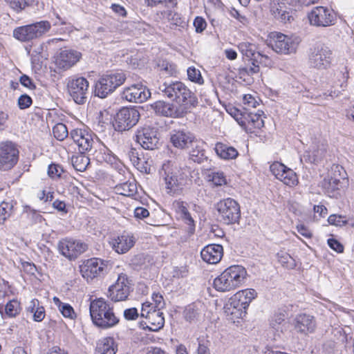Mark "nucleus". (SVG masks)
Listing matches in <instances>:
<instances>
[{
    "label": "nucleus",
    "instance_id": "15",
    "mask_svg": "<svg viewBox=\"0 0 354 354\" xmlns=\"http://www.w3.org/2000/svg\"><path fill=\"white\" fill-rule=\"evenodd\" d=\"M130 293V283L126 274L118 276L114 284L109 288L107 297L114 302L126 300Z\"/></svg>",
    "mask_w": 354,
    "mask_h": 354
},
{
    "label": "nucleus",
    "instance_id": "38",
    "mask_svg": "<svg viewBox=\"0 0 354 354\" xmlns=\"http://www.w3.org/2000/svg\"><path fill=\"white\" fill-rule=\"evenodd\" d=\"M53 302L64 317L71 319H73L76 317L74 309L70 304L62 302L57 297H53Z\"/></svg>",
    "mask_w": 354,
    "mask_h": 354
},
{
    "label": "nucleus",
    "instance_id": "53",
    "mask_svg": "<svg viewBox=\"0 0 354 354\" xmlns=\"http://www.w3.org/2000/svg\"><path fill=\"white\" fill-rule=\"evenodd\" d=\"M26 213L28 218H30L34 223H41L43 220L42 216L39 214L36 210L32 209L30 207H26Z\"/></svg>",
    "mask_w": 354,
    "mask_h": 354
},
{
    "label": "nucleus",
    "instance_id": "5",
    "mask_svg": "<svg viewBox=\"0 0 354 354\" xmlns=\"http://www.w3.org/2000/svg\"><path fill=\"white\" fill-rule=\"evenodd\" d=\"M51 26L48 21H40L15 28L12 36L21 42H28L41 37L48 32Z\"/></svg>",
    "mask_w": 354,
    "mask_h": 354
},
{
    "label": "nucleus",
    "instance_id": "3",
    "mask_svg": "<svg viewBox=\"0 0 354 354\" xmlns=\"http://www.w3.org/2000/svg\"><path fill=\"white\" fill-rule=\"evenodd\" d=\"M247 272L241 266L234 265L226 268L216 277L214 288L219 292H228L241 286L245 279Z\"/></svg>",
    "mask_w": 354,
    "mask_h": 354
},
{
    "label": "nucleus",
    "instance_id": "1",
    "mask_svg": "<svg viewBox=\"0 0 354 354\" xmlns=\"http://www.w3.org/2000/svg\"><path fill=\"white\" fill-rule=\"evenodd\" d=\"M89 312L93 323L99 328H110L119 322V319L113 312V307L104 298L92 300L89 306Z\"/></svg>",
    "mask_w": 354,
    "mask_h": 354
},
{
    "label": "nucleus",
    "instance_id": "51",
    "mask_svg": "<svg viewBox=\"0 0 354 354\" xmlns=\"http://www.w3.org/2000/svg\"><path fill=\"white\" fill-rule=\"evenodd\" d=\"M288 4L300 8L304 6H309L312 4L316 3L319 0H285Z\"/></svg>",
    "mask_w": 354,
    "mask_h": 354
},
{
    "label": "nucleus",
    "instance_id": "32",
    "mask_svg": "<svg viewBox=\"0 0 354 354\" xmlns=\"http://www.w3.org/2000/svg\"><path fill=\"white\" fill-rule=\"evenodd\" d=\"M145 319L147 322V327L151 331H158L163 327L165 324L163 313L159 310L154 309Z\"/></svg>",
    "mask_w": 354,
    "mask_h": 354
},
{
    "label": "nucleus",
    "instance_id": "20",
    "mask_svg": "<svg viewBox=\"0 0 354 354\" xmlns=\"http://www.w3.org/2000/svg\"><path fill=\"white\" fill-rule=\"evenodd\" d=\"M105 263L98 258H92L85 261L80 266L82 277L87 281L92 280L100 275L104 270Z\"/></svg>",
    "mask_w": 354,
    "mask_h": 354
},
{
    "label": "nucleus",
    "instance_id": "2",
    "mask_svg": "<svg viewBox=\"0 0 354 354\" xmlns=\"http://www.w3.org/2000/svg\"><path fill=\"white\" fill-rule=\"evenodd\" d=\"M159 90L168 98L180 104L178 106L187 107V112L198 104L194 94L181 82H165L160 86Z\"/></svg>",
    "mask_w": 354,
    "mask_h": 354
},
{
    "label": "nucleus",
    "instance_id": "27",
    "mask_svg": "<svg viewBox=\"0 0 354 354\" xmlns=\"http://www.w3.org/2000/svg\"><path fill=\"white\" fill-rule=\"evenodd\" d=\"M173 208L179 218L189 226V232L194 233L195 230L194 221L187 209V204L183 201H176L173 203Z\"/></svg>",
    "mask_w": 354,
    "mask_h": 354
},
{
    "label": "nucleus",
    "instance_id": "21",
    "mask_svg": "<svg viewBox=\"0 0 354 354\" xmlns=\"http://www.w3.org/2000/svg\"><path fill=\"white\" fill-rule=\"evenodd\" d=\"M292 325L297 333L304 335L313 333L317 326L315 317L305 313L297 315Z\"/></svg>",
    "mask_w": 354,
    "mask_h": 354
},
{
    "label": "nucleus",
    "instance_id": "12",
    "mask_svg": "<svg viewBox=\"0 0 354 354\" xmlns=\"http://www.w3.org/2000/svg\"><path fill=\"white\" fill-rule=\"evenodd\" d=\"M311 26L315 27H328L335 24V17L333 11L326 7L317 6L308 14Z\"/></svg>",
    "mask_w": 354,
    "mask_h": 354
},
{
    "label": "nucleus",
    "instance_id": "16",
    "mask_svg": "<svg viewBox=\"0 0 354 354\" xmlns=\"http://www.w3.org/2000/svg\"><path fill=\"white\" fill-rule=\"evenodd\" d=\"M270 168L275 178L287 186L295 187L298 184L299 180L296 173L285 165L274 162Z\"/></svg>",
    "mask_w": 354,
    "mask_h": 354
},
{
    "label": "nucleus",
    "instance_id": "41",
    "mask_svg": "<svg viewBox=\"0 0 354 354\" xmlns=\"http://www.w3.org/2000/svg\"><path fill=\"white\" fill-rule=\"evenodd\" d=\"M277 257L279 263L286 268L293 269L296 266L295 260L285 251L277 252Z\"/></svg>",
    "mask_w": 354,
    "mask_h": 354
},
{
    "label": "nucleus",
    "instance_id": "63",
    "mask_svg": "<svg viewBox=\"0 0 354 354\" xmlns=\"http://www.w3.org/2000/svg\"><path fill=\"white\" fill-rule=\"evenodd\" d=\"M161 69L168 75H175L176 73V66L171 63L164 62L161 66Z\"/></svg>",
    "mask_w": 354,
    "mask_h": 354
},
{
    "label": "nucleus",
    "instance_id": "39",
    "mask_svg": "<svg viewBox=\"0 0 354 354\" xmlns=\"http://www.w3.org/2000/svg\"><path fill=\"white\" fill-rule=\"evenodd\" d=\"M116 192L125 196H133L137 193L135 182H126L115 187Z\"/></svg>",
    "mask_w": 354,
    "mask_h": 354
},
{
    "label": "nucleus",
    "instance_id": "7",
    "mask_svg": "<svg viewBox=\"0 0 354 354\" xmlns=\"http://www.w3.org/2000/svg\"><path fill=\"white\" fill-rule=\"evenodd\" d=\"M300 39L297 36H288L281 32H271L268 45L277 53L289 55L297 50Z\"/></svg>",
    "mask_w": 354,
    "mask_h": 354
},
{
    "label": "nucleus",
    "instance_id": "9",
    "mask_svg": "<svg viewBox=\"0 0 354 354\" xmlns=\"http://www.w3.org/2000/svg\"><path fill=\"white\" fill-rule=\"evenodd\" d=\"M220 220L227 224L238 223L241 217L239 203L231 198L221 200L216 205Z\"/></svg>",
    "mask_w": 354,
    "mask_h": 354
},
{
    "label": "nucleus",
    "instance_id": "45",
    "mask_svg": "<svg viewBox=\"0 0 354 354\" xmlns=\"http://www.w3.org/2000/svg\"><path fill=\"white\" fill-rule=\"evenodd\" d=\"M105 75L106 77H108V80L113 82V86L115 89L122 85L126 80V75L123 72H115Z\"/></svg>",
    "mask_w": 354,
    "mask_h": 354
},
{
    "label": "nucleus",
    "instance_id": "42",
    "mask_svg": "<svg viewBox=\"0 0 354 354\" xmlns=\"http://www.w3.org/2000/svg\"><path fill=\"white\" fill-rule=\"evenodd\" d=\"M13 205L12 203L3 201L0 203V224L10 217L12 214Z\"/></svg>",
    "mask_w": 354,
    "mask_h": 354
},
{
    "label": "nucleus",
    "instance_id": "34",
    "mask_svg": "<svg viewBox=\"0 0 354 354\" xmlns=\"http://www.w3.org/2000/svg\"><path fill=\"white\" fill-rule=\"evenodd\" d=\"M115 90L113 82H110L106 75H102L95 84L96 95L101 98L106 97V95L112 93Z\"/></svg>",
    "mask_w": 354,
    "mask_h": 354
},
{
    "label": "nucleus",
    "instance_id": "57",
    "mask_svg": "<svg viewBox=\"0 0 354 354\" xmlns=\"http://www.w3.org/2000/svg\"><path fill=\"white\" fill-rule=\"evenodd\" d=\"M9 118V113L6 111L0 109V131H4L8 128Z\"/></svg>",
    "mask_w": 354,
    "mask_h": 354
},
{
    "label": "nucleus",
    "instance_id": "52",
    "mask_svg": "<svg viewBox=\"0 0 354 354\" xmlns=\"http://www.w3.org/2000/svg\"><path fill=\"white\" fill-rule=\"evenodd\" d=\"M151 299V304L154 306V309L160 310L165 307V303L163 297L160 293H153Z\"/></svg>",
    "mask_w": 354,
    "mask_h": 354
},
{
    "label": "nucleus",
    "instance_id": "58",
    "mask_svg": "<svg viewBox=\"0 0 354 354\" xmlns=\"http://www.w3.org/2000/svg\"><path fill=\"white\" fill-rule=\"evenodd\" d=\"M154 310V306L151 304V301H146L142 304L141 309V317H146L151 315Z\"/></svg>",
    "mask_w": 354,
    "mask_h": 354
},
{
    "label": "nucleus",
    "instance_id": "59",
    "mask_svg": "<svg viewBox=\"0 0 354 354\" xmlns=\"http://www.w3.org/2000/svg\"><path fill=\"white\" fill-rule=\"evenodd\" d=\"M194 26L197 32H201L205 29L207 23L203 18L196 17L194 21Z\"/></svg>",
    "mask_w": 354,
    "mask_h": 354
},
{
    "label": "nucleus",
    "instance_id": "37",
    "mask_svg": "<svg viewBox=\"0 0 354 354\" xmlns=\"http://www.w3.org/2000/svg\"><path fill=\"white\" fill-rule=\"evenodd\" d=\"M116 346L111 337L102 339L96 348V354H115Z\"/></svg>",
    "mask_w": 354,
    "mask_h": 354
},
{
    "label": "nucleus",
    "instance_id": "24",
    "mask_svg": "<svg viewBox=\"0 0 354 354\" xmlns=\"http://www.w3.org/2000/svg\"><path fill=\"white\" fill-rule=\"evenodd\" d=\"M81 57V53L77 50L64 49L57 56L56 64L59 68L68 70L80 61Z\"/></svg>",
    "mask_w": 354,
    "mask_h": 354
},
{
    "label": "nucleus",
    "instance_id": "60",
    "mask_svg": "<svg viewBox=\"0 0 354 354\" xmlns=\"http://www.w3.org/2000/svg\"><path fill=\"white\" fill-rule=\"evenodd\" d=\"M296 229L302 236L306 239H310L313 236L311 230L304 224H298Z\"/></svg>",
    "mask_w": 354,
    "mask_h": 354
},
{
    "label": "nucleus",
    "instance_id": "14",
    "mask_svg": "<svg viewBox=\"0 0 354 354\" xmlns=\"http://www.w3.org/2000/svg\"><path fill=\"white\" fill-rule=\"evenodd\" d=\"M19 151L14 143L10 141L0 143V169L9 170L17 162Z\"/></svg>",
    "mask_w": 354,
    "mask_h": 354
},
{
    "label": "nucleus",
    "instance_id": "18",
    "mask_svg": "<svg viewBox=\"0 0 354 354\" xmlns=\"http://www.w3.org/2000/svg\"><path fill=\"white\" fill-rule=\"evenodd\" d=\"M158 132L156 129L149 127L138 130L136 141L142 148L149 150L154 149L158 143Z\"/></svg>",
    "mask_w": 354,
    "mask_h": 354
},
{
    "label": "nucleus",
    "instance_id": "56",
    "mask_svg": "<svg viewBox=\"0 0 354 354\" xmlns=\"http://www.w3.org/2000/svg\"><path fill=\"white\" fill-rule=\"evenodd\" d=\"M148 7H156L158 5H166L169 3L171 5H176V0H144Z\"/></svg>",
    "mask_w": 354,
    "mask_h": 354
},
{
    "label": "nucleus",
    "instance_id": "54",
    "mask_svg": "<svg viewBox=\"0 0 354 354\" xmlns=\"http://www.w3.org/2000/svg\"><path fill=\"white\" fill-rule=\"evenodd\" d=\"M17 103L20 109H25L32 104V100L29 95L24 94L18 98Z\"/></svg>",
    "mask_w": 354,
    "mask_h": 354
},
{
    "label": "nucleus",
    "instance_id": "13",
    "mask_svg": "<svg viewBox=\"0 0 354 354\" xmlns=\"http://www.w3.org/2000/svg\"><path fill=\"white\" fill-rule=\"evenodd\" d=\"M87 248L86 243L73 239H64L57 243V250L59 253L69 260L77 259Z\"/></svg>",
    "mask_w": 354,
    "mask_h": 354
},
{
    "label": "nucleus",
    "instance_id": "28",
    "mask_svg": "<svg viewBox=\"0 0 354 354\" xmlns=\"http://www.w3.org/2000/svg\"><path fill=\"white\" fill-rule=\"evenodd\" d=\"M244 118V120L239 121L238 119L236 120L241 126L250 133H254L255 129H259L264 125V122L260 114L250 113Z\"/></svg>",
    "mask_w": 354,
    "mask_h": 354
},
{
    "label": "nucleus",
    "instance_id": "17",
    "mask_svg": "<svg viewBox=\"0 0 354 354\" xmlns=\"http://www.w3.org/2000/svg\"><path fill=\"white\" fill-rule=\"evenodd\" d=\"M71 138L78 146L81 153L91 149L93 145V139L91 131L83 127L77 128L71 131Z\"/></svg>",
    "mask_w": 354,
    "mask_h": 354
},
{
    "label": "nucleus",
    "instance_id": "31",
    "mask_svg": "<svg viewBox=\"0 0 354 354\" xmlns=\"http://www.w3.org/2000/svg\"><path fill=\"white\" fill-rule=\"evenodd\" d=\"M162 17L167 20L171 28L185 30L188 26L187 22L181 15L172 10H166L161 12Z\"/></svg>",
    "mask_w": 354,
    "mask_h": 354
},
{
    "label": "nucleus",
    "instance_id": "46",
    "mask_svg": "<svg viewBox=\"0 0 354 354\" xmlns=\"http://www.w3.org/2000/svg\"><path fill=\"white\" fill-rule=\"evenodd\" d=\"M54 137L58 140H64L68 136V131L66 126L63 123H57L53 129Z\"/></svg>",
    "mask_w": 354,
    "mask_h": 354
},
{
    "label": "nucleus",
    "instance_id": "23",
    "mask_svg": "<svg viewBox=\"0 0 354 354\" xmlns=\"http://www.w3.org/2000/svg\"><path fill=\"white\" fill-rule=\"evenodd\" d=\"M326 145L323 142H313L308 150L306 151L301 161L317 164L325 157Z\"/></svg>",
    "mask_w": 354,
    "mask_h": 354
},
{
    "label": "nucleus",
    "instance_id": "36",
    "mask_svg": "<svg viewBox=\"0 0 354 354\" xmlns=\"http://www.w3.org/2000/svg\"><path fill=\"white\" fill-rule=\"evenodd\" d=\"M286 315L284 313H276L272 317L270 321V328L273 330L275 335L279 336L285 330Z\"/></svg>",
    "mask_w": 354,
    "mask_h": 354
},
{
    "label": "nucleus",
    "instance_id": "64",
    "mask_svg": "<svg viewBox=\"0 0 354 354\" xmlns=\"http://www.w3.org/2000/svg\"><path fill=\"white\" fill-rule=\"evenodd\" d=\"M124 317L127 320H135L138 317V312L136 308H131L124 310Z\"/></svg>",
    "mask_w": 354,
    "mask_h": 354
},
{
    "label": "nucleus",
    "instance_id": "43",
    "mask_svg": "<svg viewBox=\"0 0 354 354\" xmlns=\"http://www.w3.org/2000/svg\"><path fill=\"white\" fill-rule=\"evenodd\" d=\"M270 12L276 19H279L281 21L286 22L290 19V16L289 12L283 10L282 6L280 5H272L271 6Z\"/></svg>",
    "mask_w": 354,
    "mask_h": 354
},
{
    "label": "nucleus",
    "instance_id": "6",
    "mask_svg": "<svg viewBox=\"0 0 354 354\" xmlns=\"http://www.w3.org/2000/svg\"><path fill=\"white\" fill-rule=\"evenodd\" d=\"M333 60V51L327 45L318 42L310 48L308 64L310 67L319 70L327 69Z\"/></svg>",
    "mask_w": 354,
    "mask_h": 354
},
{
    "label": "nucleus",
    "instance_id": "50",
    "mask_svg": "<svg viewBox=\"0 0 354 354\" xmlns=\"http://www.w3.org/2000/svg\"><path fill=\"white\" fill-rule=\"evenodd\" d=\"M63 172V168L57 164H51L48 169V174L52 178H60Z\"/></svg>",
    "mask_w": 354,
    "mask_h": 354
},
{
    "label": "nucleus",
    "instance_id": "29",
    "mask_svg": "<svg viewBox=\"0 0 354 354\" xmlns=\"http://www.w3.org/2000/svg\"><path fill=\"white\" fill-rule=\"evenodd\" d=\"M239 49L242 55L248 57L250 60H254L257 62H263V59H268V56L257 52L255 44L250 42H241L239 45Z\"/></svg>",
    "mask_w": 354,
    "mask_h": 354
},
{
    "label": "nucleus",
    "instance_id": "19",
    "mask_svg": "<svg viewBox=\"0 0 354 354\" xmlns=\"http://www.w3.org/2000/svg\"><path fill=\"white\" fill-rule=\"evenodd\" d=\"M151 95L149 90L141 84H133L125 88L122 93V97L127 101L136 103L145 102Z\"/></svg>",
    "mask_w": 354,
    "mask_h": 354
},
{
    "label": "nucleus",
    "instance_id": "61",
    "mask_svg": "<svg viewBox=\"0 0 354 354\" xmlns=\"http://www.w3.org/2000/svg\"><path fill=\"white\" fill-rule=\"evenodd\" d=\"M328 245L331 249L338 253H342L344 251L343 245L335 239H329L328 240Z\"/></svg>",
    "mask_w": 354,
    "mask_h": 354
},
{
    "label": "nucleus",
    "instance_id": "48",
    "mask_svg": "<svg viewBox=\"0 0 354 354\" xmlns=\"http://www.w3.org/2000/svg\"><path fill=\"white\" fill-rule=\"evenodd\" d=\"M187 76L188 79L198 84H203L204 81L201 76V71L194 66L189 67L187 68Z\"/></svg>",
    "mask_w": 354,
    "mask_h": 354
},
{
    "label": "nucleus",
    "instance_id": "10",
    "mask_svg": "<svg viewBox=\"0 0 354 354\" xmlns=\"http://www.w3.org/2000/svg\"><path fill=\"white\" fill-rule=\"evenodd\" d=\"M342 171L345 173L343 167L333 165L322 183V188L329 197L337 198L339 196L340 179H344V177L341 176Z\"/></svg>",
    "mask_w": 354,
    "mask_h": 354
},
{
    "label": "nucleus",
    "instance_id": "30",
    "mask_svg": "<svg viewBox=\"0 0 354 354\" xmlns=\"http://www.w3.org/2000/svg\"><path fill=\"white\" fill-rule=\"evenodd\" d=\"M171 142L173 145L179 149L187 148L193 142L194 136L189 132L175 131L171 135Z\"/></svg>",
    "mask_w": 354,
    "mask_h": 354
},
{
    "label": "nucleus",
    "instance_id": "35",
    "mask_svg": "<svg viewBox=\"0 0 354 354\" xmlns=\"http://www.w3.org/2000/svg\"><path fill=\"white\" fill-rule=\"evenodd\" d=\"M163 169L165 170L166 176L165 177V181L166 184V188L168 189V193H175L180 188L182 184V179L178 178L176 172L171 171V173L167 170L168 167L165 165H163Z\"/></svg>",
    "mask_w": 354,
    "mask_h": 354
},
{
    "label": "nucleus",
    "instance_id": "26",
    "mask_svg": "<svg viewBox=\"0 0 354 354\" xmlns=\"http://www.w3.org/2000/svg\"><path fill=\"white\" fill-rule=\"evenodd\" d=\"M203 260L209 264L218 263L223 257V247L218 244L205 246L201 252Z\"/></svg>",
    "mask_w": 354,
    "mask_h": 354
},
{
    "label": "nucleus",
    "instance_id": "22",
    "mask_svg": "<svg viewBox=\"0 0 354 354\" xmlns=\"http://www.w3.org/2000/svg\"><path fill=\"white\" fill-rule=\"evenodd\" d=\"M152 106L156 113L167 117L181 118L187 113V107L176 106L164 101H157Z\"/></svg>",
    "mask_w": 354,
    "mask_h": 354
},
{
    "label": "nucleus",
    "instance_id": "40",
    "mask_svg": "<svg viewBox=\"0 0 354 354\" xmlns=\"http://www.w3.org/2000/svg\"><path fill=\"white\" fill-rule=\"evenodd\" d=\"M128 158L132 164L140 171H146V167L143 166L144 158L141 157L136 149H130L127 153Z\"/></svg>",
    "mask_w": 354,
    "mask_h": 354
},
{
    "label": "nucleus",
    "instance_id": "33",
    "mask_svg": "<svg viewBox=\"0 0 354 354\" xmlns=\"http://www.w3.org/2000/svg\"><path fill=\"white\" fill-rule=\"evenodd\" d=\"M214 151L216 155L223 160L235 159L238 155V151L233 147L222 142H217L215 145Z\"/></svg>",
    "mask_w": 354,
    "mask_h": 354
},
{
    "label": "nucleus",
    "instance_id": "49",
    "mask_svg": "<svg viewBox=\"0 0 354 354\" xmlns=\"http://www.w3.org/2000/svg\"><path fill=\"white\" fill-rule=\"evenodd\" d=\"M73 162L75 169L82 171L86 169L89 163V160L84 156H80L73 158Z\"/></svg>",
    "mask_w": 354,
    "mask_h": 354
},
{
    "label": "nucleus",
    "instance_id": "44",
    "mask_svg": "<svg viewBox=\"0 0 354 354\" xmlns=\"http://www.w3.org/2000/svg\"><path fill=\"white\" fill-rule=\"evenodd\" d=\"M6 3L15 11L19 12L25 9L26 7L31 5L34 0H5Z\"/></svg>",
    "mask_w": 354,
    "mask_h": 354
},
{
    "label": "nucleus",
    "instance_id": "11",
    "mask_svg": "<svg viewBox=\"0 0 354 354\" xmlns=\"http://www.w3.org/2000/svg\"><path fill=\"white\" fill-rule=\"evenodd\" d=\"M140 116L139 111L135 108H122L115 116V129L119 131L129 130L138 123Z\"/></svg>",
    "mask_w": 354,
    "mask_h": 354
},
{
    "label": "nucleus",
    "instance_id": "8",
    "mask_svg": "<svg viewBox=\"0 0 354 354\" xmlns=\"http://www.w3.org/2000/svg\"><path fill=\"white\" fill-rule=\"evenodd\" d=\"M66 88L69 95L78 104L86 103L88 95L89 82L84 77L71 76L67 79Z\"/></svg>",
    "mask_w": 354,
    "mask_h": 354
},
{
    "label": "nucleus",
    "instance_id": "62",
    "mask_svg": "<svg viewBox=\"0 0 354 354\" xmlns=\"http://www.w3.org/2000/svg\"><path fill=\"white\" fill-rule=\"evenodd\" d=\"M9 289L8 281L0 278V301L8 295Z\"/></svg>",
    "mask_w": 354,
    "mask_h": 354
},
{
    "label": "nucleus",
    "instance_id": "25",
    "mask_svg": "<svg viewBox=\"0 0 354 354\" xmlns=\"http://www.w3.org/2000/svg\"><path fill=\"white\" fill-rule=\"evenodd\" d=\"M136 239L133 234L124 232L110 242L113 249L118 254L127 252L135 244Z\"/></svg>",
    "mask_w": 354,
    "mask_h": 354
},
{
    "label": "nucleus",
    "instance_id": "55",
    "mask_svg": "<svg viewBox=\"0 0 354 354\" xmlns=\"http://www.w3.org/2000/svg\"><path fill=\"white\" fill-rule=\"evenodd\" d=\"M252 62V66H246L241 70V74L248 73L249 75H252L254 73H257L259 71V62H257L254 60H250Z\"/></svg>",
    "mask_w": 354,
    "mask_h": 354
},
{
    "label": "nucleus",
    "instance_id": "47",
    "mask_svg": "<svg viewBox=\"0 0 354 354\" xmlns=\"http://www.w3.org/2000/svg\"><path fill=\"white\" fill-rule=\"evenodd\" d=\"M208 178L216 186H222L227 183L225 176L222 171L212 172L208 175Z\"/></svg>",
    "mask_w": 354,
    "mask_h": 354
},
{
    "label": "nucleus",
    "instance_id": "4",
    "mask_svg": "<svg viewBox=\"0 0 354 354\" xmlns=\"http://www.w3.org/2000/svg\"><path fill=\"white\" fill-rule=\"evenodd\" d=\"M257 297V292L254 289H245L235 293L230 298L224 306L225 313L231 315L232 319L243 318L246 315V310Z\"/></svg>",
    "mask_w": 354,
    "mask_h": 354
}]
</instances>
